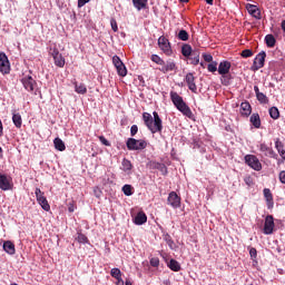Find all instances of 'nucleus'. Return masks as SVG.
I'll return each instance as SVG.
<instances>
[{"label":"nucleus","mask_w":285,"mask_h":285,"mask_svg":"<svg viewBox=\"0 0 285 285\" xmlns=\"http://www.w3.org/2000/svg\"><path fill=\"white\" fill-rule=\"evenodd\" d=\"M153 115H154V118H153ZM153 115L148 112H144L142 121L145 126L148 128V130H150V132L155 135V132H161V130H164V125L157 111H154Z\"/></svg>","instance_id":"obj_1"},{"label":"nucleus","mask_w":285,"mask_h":285,"mask_svg":"<svg viewBox=\"0 0 285 285\" xmlns=\"http://www.w3.org/2000/svg\"><path fill=\"white\" fill-rule=\"evenodd\" d=\"M170 99L179 112H181L185 117H188V119H193V110H190V107H188L179 94L176 91H170Z\"/></svg>","instance_id":"obj_2"},{"label":"nucleus","mask_w":285,"mask_h":285,"mask_svg":"<svg viewBox=\"0 0 285 285\" xmlns=\"http://www.w3.org/2000/svg\"><path fill=\"white\" fill-rule=\"evenodd\" d=\"M151 61H154V63H157V66H161L159 70L160 72H164V75L177 70V63H175V61H164V59H161V57H159L158 55H151Z\"/></svg>","instance_id":"obj_3"},{"label":"nucleus","mask_w":285,"mask_h":285,"mask_svg":"<svg viewBox=\"0 0 285 285\" xmlns=\"http://www.w3.org/2000/svg\"><path fill=\"white\" fill-rule=\"evenodd\" d=\"M126 146L128 150H144L148 146V142L144 139H135V138H128Z\"/></svg>","instance_id":"obj_4"},{"label":"nucleus","mask_w":285,"mask_h":285,"mask_svg":"<svg viewBox=\"0 0 285 285\" xmlns=\"http://www.w3.org/2000/svg\"><path fill=\"white\" fill-rule=\"evenodd\" d=\"M158 46L164 55H166L167 57H170L173 55V47L170 46V41L166 37L160 36L158 38Z\"/></svg>","instance_id":"obj_5"},{"label":"nucleus","mask_w":285,"mask_h":285,"mask_svg":"<svg viewBox=\"0 0 285 285\" xmlns=\"http://www.w3.org/2000/svg\"><path fill=\"white\" fill-rule=\"evenodd\" d=\"M265 61H266V51H261L255 57L253 66L250 67V70H253V72H257V70H261V68H264Z\"/></svg>","instance_id":"obj_6"},{"label":"nucleus","mask_w":285,"mask_h":285,"mask_svg":"<svg viewBox=\"0 0 285 285\" xmlns=\"http://www.w3.org/2000/svg\"><path fill=\"white\" fill-rule=\"evenodd\" d=\"M245 164H247L249 168H253V170H262V163H259V158H257L255 155H246Z\"/></svg>","instance_id":"obj_7"},{"label":"nucleus","mask_w":285,"mask_h":285,"mask_svg":"<svg viewBox=\"0 0 285 285\" xmlns=\"http://www.w3.org/2000/svg\"><path fill=\"white\" fill-rule=\"evenodd\" d=\"M274 230H275V218L273 217V215H267L265 217L263 233L264 235H273Z\"/></svg>","instance_id":"obj_8"},{"label":"nucleus","mask_w":285,"mask_h":285,"mask_svg":"<svg viewBox=\"0 0 285 285\" xmlns=\"http://www.w3.org/2000/svg\"><path fill=\"white\" fill-rule=\"evenodd\" d=\"M36 197L37 202L40 204L41 208H43L47 213L50 210V204H48V199L43 195V191L41 189L36 188Z\"/></svg>","instance_id":"obj_9"},{"label":"nucleus","mask_w":285,"mask_h":285,"mask_svg":"<svg viewBox=\"0 0 285 285\" xmlns=\"http://www.w3.org/2000/svg\"><path fill=\"white\" fill-rule=\"evenodd\" d=\"M167 204L171 206V208H179V206H181V197H179L176 191H170L167 198Z\"/></svg>","instance_id":"obj_10"},{"label":"nucleus","mask_w":285,"mask_h":285,"mask_svg":"<svg viewBox=\"0 0 285 285\" xmlns=\"http://www.w3.org/2000/svg\"><path fill=\"white\" fill-rule=\"evenodd\" d=\"M0 72H2V75L10 73V61L8 60V56H6L4 52L0 53Z\"/></svg>","instance_id":"obj_11"},{"label":"nucleus","mask_w":285,"mask_h":285,"mask_svg":"<svg viewBox=\"0 0 285 285\" xmlns=\"http://www.w3.org/2000/svg\"><path fill=\"white\" fill-rule=\"evenodd\" d=\"M263 195H264V199L266 202V206H267L268 210H273V208H275V200L273 198V191H271L269 188H264Z\"/></svg>","instance_id":"obj_12"},{"label":"nucleus","mask_w":285,"mask_h":285,"mask_svg":"<svg viewBox=\"0 0 285 285\" xmlns=\"http://www.w3.org/2000/svg\"><path fill=\"white\" fill-rule=\"evenodd\" d=\"M13 187L14 185L12 184V179L3 174H0V189L12 190Z\"/></svg>","instance_id":"obj_13"},{"label":"nucleus","mask_w":285,"mask_h":285,"mask_svg":"<svg viewBox=\"0 0 285 285\" xmlns=\"http://www.w3.org/2000/svg\"><path fill=\"white\" fill-rule=\"evenodd\" d=\"M51 57H53L55 66H57L58 68H63L66 66V59L59 52V49H53V51L51 52Z\"/></svg>","instance_id":"obj_14"},{"label":"nucleus","mask_w":285,"mask_h":285,"mask_svg":"<svg viewBox=\"0 0 285 285\" xmlns=\"http://www.w3.org/2000/svg\"><path fill=\"white\" fill-rule=\"evenodd\" d=\"M259 150L265 157H269L271 159H277V154L275 153V150H273V148L268 147L266 142H262L259 145Z\"/></svg>","instance_id":"obj_15"},{"label":"nucleus","mask_w":285,"mask_h":285,"mask_svg":"<svg viewBox=\"0 0 285 285\" xmlns=\"http://www.w3.org/2000/svg\"><path fill=\"white\" fill-rule=\"evenodd\" d=\"M195 75L193 72H188L185 77V83L194 94H197V83L195 82Z\"/></svg>","instance_id":"obj_16"},{"label":"nucleus","mask_w":285,"mask_h":285,"mask_svg":"<svg viewBox=\"0 0 285 285\" xmlns=\"http://www.w3.org/2000/svg\"><path fill=\"white\" fill-rule=\"evenodd\" d=\"M23 88L28 90V92H32L35 90V86H37V81L32 79V76H26L21 79Z\"/></svg>","instance_id":"obj_17"},{"label":"nucleus","mask_w":285,"mask_h":285,"mask_svg":"<svg viewBox=\"0 0 285 285\" xmlns=\"http://www.w3.org/2000/svg\"><path fill=\"white\" fill-rule=\"evenodd\" d=\"M230 61L228 60H223L218 65V75H228L230 72Z\"/></svg>","instance_id":"obj_18"},{"label":"nucleus","mask_w":285,"mask_h":285,"mask_svg":"<svg viewBox=\"0 0 285 285\" xmlns=\"http://www.w3.org/2000/svg\"><path fill=\"white\" fill-rule=\"evenodd\" d=\"M246 9L249 12V14L254 17V19H258V20L262 19V11L257 6L247 4Z\"/></svg>","instance_id":"obj_19"},{"label":"nucleus","mask_w":285,"mask_h":285,"mask_svg":"<svg viewBox=\"0 0 285 285\" xmlns=\"http://www.w3.org/2000/svg\"><path fill=\"white\" fill-rule=\"evenodd\" d=\"M250 112H253V108L250 107V102L245 101L240 104V115L242 117H250Z\"/></svg>","instance_id":"obj_20"},{"label":"nucleus","mask_w":285,"mask_h":285,"mask_svg":"<svg viewBox=\"0 0 285 285\" xmlns=\"http://www.w3.org/2000/svg\"><path fill=\"white\" fill-rule=\"evenodd\" d=\"M254 91L259 104H268V97L264 92L259 91L258 86H254Z\"/></svg>","instance_id":"obj_21"},{"label":"nucleus","mask_w":285,"mask_h":285,"mask_svg":"<svg viewBox=\"0 0 285 285\" xmlns=\"http://www.w3.org/2000/svg\"><path fill=\"white\" fill-rule=\"evenodd\" d=\"M146 222H148V216H146V213L144 212H139L134 218L136 226H142V224H146Z\"/></svg>","instance_id":"obj_22"},{"label":"nucleus","mask_w":285,"mask_h":285,"mask_svg":"<svg viewBox=\"0 0 285 285\" xmlns=\"http://www.w3.org/2000/svg\"><path fill=\"white\" fill-rule=\"evenodd\" d=\"M3 250H6L8 255H14V253H17V249L14 248V244L10 240H6L3 243Z\"/></svg>","instance_id":"obj_23"},{"label":"nucleus","mask_w":285,"mask_h":285,"mask_svg":"<svg viewBox=\"0 0 285 285\" xmlns=\"http://www.w3.org/2000/svg\"><path fill=\"white\" fill-rule=\"evenodd\" d=\"M249 121L254 126V128L262 127V119L259 118V114H253L249 118Z\"/></svg>","instance_id":"obj_24"},{"label":"nucleus","mask_w":285,"mask_h":285,"mask_svg":"<svg viewBox=\"0 0 285 285\" xmlns=\"http://www.w3.org/2000/svg\"><path fill=\"white\" fill-rule=\"evenodd\" d=\"M151 166L156 170H159L161 173V175H168V167H166L165 164H163V163H153Z\"/></svg>","instance_id":"obj_25"},{"label":"nucleus","mask_w":285,"mask_h":285,"mask_svg":"<svg viewBox=\"0 0 285 285\" xmlns=\"http://www.w3.org/2000/svg\"><path fill=\"white\" fill-rule=\"evenodd\" d=\"M132 3H134V8L140 11V10H145V8L148 6V0H132Z\"/></svg>","instance_id":"obj_26"},{"label":"nucleus","mask_w":285,"mask_h":285,"mask_svg":"<svg viewBox=\"0 0 285 285\" xmlns=\"http://www.w3.org/2000/svg\"><path fill=\"white\" fill-rule=\"evenodd\" d=\"M168 268H170V271H174V273H179V271H181V265L179 264V262L171 258L168 263Z\"/></svg>","instance_id":"obj_27"},{"label":"nucleus","mask_w":285,"mask_h":285,"mask_svg":"<svg viewBox=\"0 0 285 285\" xmlns=\"http://www.w3.org/2000/svg\"><path fill=\"white\" fill-rule=\"evenodd\" d=\"M187 58H189V61L193 66H199V51L198 50H194V52Z\"/></svg>","instance_id":"obj_28"},{"label":"nucleus","mask_w":285,"mask_h":285,"mask_svg":"<svg viewBox=\"0 0 285 285\" xmlns=\"http://www.w3.org/2000/svg\"><path fill=\"white\" fill-rule=\"evenodd\" d=\"M230 81H233V75L230 72L220 75V83L223 86H230Z\"/></svg>","instance_id":"obj_29"},{"label":"nucleus","mask_w":285,"mask_h":285,"mask_svg":"<svg viewBox=\"0 0 285 285\" xmlns=\"http://www.w3.org/2000/svg\"><path fill=\"white\" fill-rule=\"evenodd\" d=\"M53 145L56 150H59L60 153H63V150H66V144L63 142V140H61V138H55Z\"/></svg>","instance_id":"obj_30"},{"label":"nucleus","mask_w":285,"mask_h":285,"mask_svg":"<svg viewBox=\"0 0 285 285\" xmlns=\"http://www.w3.org/2000/svg\"><path fill=\"white\" fill-rule=\"evenodd\" d=\"M121 170H124V173H130L132 170V163L127 158H124L121 161Z\"/></svg>","instance_id":"obj_31"},{"label":"nucleus","mask_w":285,"mask_h":285,"mask_svg":"<svg viewBox=\"0 0 285 285\" xmlns=\"http://www.w3.org/2000/svg\"><path fill=\"white\" fill-rule=\"evenodd\" d=\"M195 51H193V47L188 43L183 45L181 47V55L183 57H190L191 53H194Z\"/></svg>","instance_id":"obj_32"},{"label":"nucleus","mask_w":285,"mask_h":285,"mask_svg":"<svg viewBox=\"0 0 285 285\" xmlns=\"http://www.w3.org/2000/svg\"><path fill=\"white\" fill-rule=\"evenodd\" d=\"M265 43H266L267 48H275V43H277V40L275 39V36L267 35L265 37Z\"/></svg>","instance_id":"obj_33"},{"label":"nucleus","mask_w":285,"mask_h":285,"mask_svg":"<svg viewBox=\"0 0 285 285\" xmlns=\"http://www.w3.org/2000/svg\"><path fill=\"white\" fill-rule=\"evenodd\" d=\"M12 121L16 128H21V126L23 125V119L21 118V114H13Z\"/></svg>","instance_id":"obj_34"},{"label":"nucleus","mask_w":285,"mask_h":285,"mask_svg":"<svg viewBox=\"0 0 285 285\" xmlns=\"http://www.w3.org/2000/svg\"><path fill=\"white\" fill-rule=\"evenodd\" d=\"M75 90L78 95H86L88 92V88H86V85L83 83H77L75 82Z\"/></svg>","instance_id":"obj_35"},{"label":"nucleus","mask_w":285,"mask_h":285,"mask_svg":"<svg viewBox=\"0 0 285 285\" xmlns=\"http://www.w3.org/2000/svg\"><path fill=\"white\" fill-rule=\"evenodd\" d=\"M177 38L179 41H188V39H190V35H188V31L181 29L178 31Z\"/></svg>","instance_id":"obj_36"},{"label":"nucleus","mask_w":285,"mask_h":285,"mask_svg":"<svg viewBox=\"0 0 285 285\" xmlns=\"http://www.w3.org/2000/svg\"><path fill=\"white\" fill-rule=\"evenodd\" d=\"M116 70L119 77H126V75H128V69H126V65H124V62L120 66H117Z\"/></svg>","instance_id":"obj_37"},{"label":"nucleus","mask_w":285,"mask_h":285,"mask_svg":"<svg viewBox=\"0 0 285 285\" xmlns=\"http://www.w3.org/2000/svg\"><path fill=\"white\" fill-rule=\"evenodd\" d=\"M269 117H272V119H279V109H277V107H271Z\"/></svg>","instance_id":"obj_38"},{"label":"nucleus","mask_w":285,"mask_h":285,"mask_svg":"<svg viewBox=\"0 0 285 285\" xmlns=\"http://www.w3.org/2000/svg\"><path fill=\"white\" fill-rule=\"evenodd\" d=\"M76 239L79 244H88V236L82 233H78V236Z\"/></svg>","instance_id":"obj_39"},{"label":"nucleus","mask_w":285,"mask_h":285,"mask_svg":"<svg viewBox=\"0 0 285 285\" xmlns=\"http://www.w3.org/2000/svg\"><path fill=\"white\" fill-rule=\"evenodd\" d=\"M275 148H276L278 155L284 151V142H282V140H279V138H277L275 140Z\"/></svg>","instance_id":"obj_40"},{"label":"nucleus","mask_w":285,"mask_h":285,"mask_svg":"<svg viewBox=\"0 0 285 285\" xmlns=\"http://www.w3.org/2000/svg\"><path fill=\"white\" fill-rule=\"evenodd\" d=\"M122 193L126 197H130L132 195V186L131 185H124Z\"/></svg>","instance_id":"obj_41"},{"label":"nucleus","mask_w":285,"mask_h":285,"mask_svg":"<svg viewBox=\"0 0 285 285\" xmlns=\"http://www.w3.org/2000/svg\"><path fill=\"white\" fill-rule=\"evenodd\" d=\"M110 275H111V277H114V279H117V278L121 277V269H119L117 267L111 268Z\"/></svg>","instance_id":"obj_42"},{"label":"nucleus","mask_w":285,"mask_h":285,"mask_svg":"<svg viewBox=\"0 0 285 285\" xmlns=\"http://www.w3.org/2000/svg\"><path fill=\"white\" fill-rule=\"evenodd\" d=\"M217 66H218L217 61L209 62L207 65L208 72H217V70H218Z\"/></svg>","instance_id":"obj_43"},{"label":"nucleus","mask_w":285,"mask_h":285,"mask_svg":"<svg viewBox=\"0 0 285 285\" xmlns=\"http://www.w3.org/2000/svg\"><path fill=\"white\" fill-rule=\"evenodd\" d=\"M240 57L244 59H248V57H253V50L250 49H245L242 51Z\"/></svg>","instance_id":"obj_44"},{"label":"nucleus","mask_w":285,"mask_h":285,"mask_svg":"<svg viewBox=\"0 0 285 285\" xmlns=\"http://www.w3.org/2000/svg\"><path fill=\"white\" fill-rule=\"evenodd\" d=\"M110 26H111V29L114 30V32H118L119 31V27H118L117 20L115 18L110 19Z\"/></svg>","instance_id":"obj_45"},{"label":"nucleus","mask_w":285,"mask_h":285,"mask_svg":"<svg viewBox=\"0 0 285 285\" xmlns=\"http://www.w3.org/2000/svg\"><path fill=\"white\" fill-rule=\"evenodd\" d=\"M112 63H114L115 68H117V66H121L124 63V61H121V58H119V56H114Z\"/></svg>","instance_id":"obj_46"},{"label":"nucleus","mask_w":285,"mask_h":285,"mask_svg":"<svg viewBox=\"0 0 285 285\" xmlns=\"http://www.w3.org/2000/svg\"><path fill=\"white\" fill-rule=\"evenodd\" d=\"M149 263H150V266H153L154 268L159 267V257L150 258Z\"/></svg>","instance_id":"obj_47"},{"label":"nucleus","mask_w":285,"mask_h":285,"mask_svg":"<svg viewBox=\"0 0 285 285\" xmlns=\"http://www.w3.org/2000/svg\"><path fill=\"white\" fill-rule=\"evenodd\" d=\"M203 59H204V61H206L207 63H213V55H210V53H204L203 55Z\"/></svg>","instance_id":"obj_48"},{"label":"nucleus","mask_w":285,"mask_h":285,"mask_svg":"<svg viewBox=\"0 0 285 285\" xmlns=\"http://www.w3.org/2000/svg\"><path fill=\"white\" fill-rule=\"evenodd\" d=\"M139 132V127L137 125H132L130 128V135L131 137H135V135Z\"/></svg>","instance_id":"obj_49"},{"label":"nucleus","mask_w":285,"mask_h":285,"mask_svg":"<svg viewBox=\"0 0 285 285\" xmlns=\"http://www.w3.org/2000/svg\"><path fill=\"white\" fill-rule=\"evenodd\" d=\"M165 242L173 248V244H175V240H173V237H170L168 234L165 235Z\"/></svg>","instance_id":"obj_50"},{"label":"nucleus","mask_w":285,"mask_h":285,"mask_svg":"<svg viewBox=\"0 0 285 285\" xmlns=\"http://www.w3.org/2000/svg\"><path fill=\"white\" fill-rule=\"evenodd\" d=\"M249 255L252 259H257V249L255 247H252L249 249Z\"/></svg>","instance_id":"obj_51"},{"label":"nucleus","mask_w":285,"mask_h":285,"mask_svg":"<svg viewBox=\"0 0 285 285\" xmlns=\"http://www.w3.org/2000/svg\"><path fill=\"white\" fill-rule=\"evenodd\" d=\"M98 139L102 144V146H110V141H108V139H106V137L99 136Z\"/></svg>","instance_id":"obj_52"},{"label":"nucleus","mask_w":285,"mask_h":285,"mask_svg":"<svg viewBox=\"0 0 285 285\" xmlns=\"http://www.w3.org/2000/svg\"><path fill=\"white\" fill-rule=\"evenodd\" d=\"M278 179H279L281 184H284V185H285V170H282V171L278 174Z\"/></svg>","instance_id":"obj_53"},{"label":"nucleus","mask_w":285,"mask_h":285,"mask_svg":"<svg viewBox=\"0 0 285 285\" xmlns=\"http://www.w3.org/2000/svg\"><path fill=\"white\" fill-rule=\"evenodd\" d=\"M244 181H245L246 186H253V177L246 176L244 178Z\"/></svg>","instance_id":"obj_54"},{"label":"nucleus","mask_w":285,"mask_h":285,"mask_svg":"<svg viewBox=\"0 0 285 285\" xmlns=\"http://www.w3.org/2000/svg\"><path fill=\"white\" fill-rule=\"evenodd\" d=\"M86 3H90V0H78V8H83Z\"/></svg>","instance_id":"obj_55"},{"label":"nucleus","mask_w":285,"mask_h":285,"mask_svg":"<svg viewBox=\"0 0 285 285\" xmlns=\"http://www.w3.org/2000/svg\"><path fill=\"white\" fill-rule=\"evenodd\" d=\"M116 285H124V278H121V276H118V278H116Z\"/></svg>","instance_id":"obj_56"},{"label":"nucleus","mask_w":285,"mask_h":285,"mask_svg":"<svg viewBox=\"0 0 285 285\" xmlns=\"http://www.w3.org/2000/svg\"><path fill=\"white\" fill-rule=\"evenodd\" d=\"M68 210H69V213H75V205L70 204L68 206Z\"/></svg>","instance_id":"obj_57"},{"label":"nucleus","mask_w":285,"mask_h":285,"mask_svg":"<svg viewBox=\"0 0 285 285\" xmlns=\"http://www.w3.org/2000/svg\"><path fill=\"white\" fill-rule=\"evenodd\" d=\"M208 6H213L215 0H205Z\"/></svg>","instance_id":"obj_58"},{"label":"nucleus","mask_w":285,"mask_h":285,"mask_svg":"<svg viewBox=\"0 0 285 285\" xmlns=\"http://www.w3.org/2000/svg\"><path fill=\"white\" fill-rule=\"evenodd\" d=\"M279 155H281L282 159L285 160V150L281 151Z\"/></svg>","instance_id":"obj_59"},{"label":"nucleus","mask_w":285,"mask_h":285,"mask_svg":"<svg viewBox=\"0 0 285 285\" xmlns=\"http://www.w3.org/2000/svg\"><path fill=\"white\" fill-rule=\"evenodd\" d=\"M125 284L126 285H132V282H130V279H126Z\"/></svg>","instance_id":"obj_60"},{"label":"nucleus","mask_w":285,"mask_h":285,"mask_svg":"<svg viewBox=\"0 0 285 285\" xmlns=\"http://www.w3.org/2000/svg\"><path fill=\"white\" fill-rule=\"evenodd\" d=\"M164 284H165V285H170V279L164 281Z\"/></svg>","instance_id":"obj_61"},{"label":"nucleus","mask_w":285,"mask_h":285,"mask_svg":"<svg viewBox=\"0 0 285 285\" xmlns=\"http://www.w3.org/2000/svg\"><path fill=\"white\" fill-rule=\"evenodd\" d=\"M180 3H188V0H179Z\"/></svg>","instance_id":"obj_62"},{"label":"nucleus","mask_w":285,"mask_h":285,"mask_svg":"<svg viewBox=\"0 0 285 285\" xmlns=\"http://www.w3.org/2000/svg\"><path fill=\"white\" fill-rule=\"evenodd\" d=\"M202 68H206V65L204 62H200Z\"/></svg>","instance_id":"obj_63"},{"label":"nucleus","mask_w":285,"mask_h":285,"mask_svg":"<svg viewBox=\"0 0 285 285\" xmlns=\"http://www.w3.org/2000/svg\"><path fill=\"white\" fill-rule=\"evenodd\" d=\"M3 153V149L0 147V154H2Z\"/></svg>","instance_id":"obj_64"}]
</instances>
